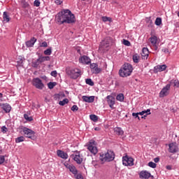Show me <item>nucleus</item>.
<instances>
[{"mask_svg":"<svg viewBox=\"0 0 179 179\" xmlns=\"http://www.w3.org/2000/svg\"><path fill=\"white\" fill-rule=\"evenodd\" d=\"M142 59H148L149 58V49L143 48L141 52Z\"/></svg>","mask_w":179,"mask_h":179,"instance_id":"18","label":"nucleus"},{"mask_svg":"<svg viewBox=\"0 0 179 179\" xmlns=\"http://www.w3.org/2000/svg\"><path fill=\"white\" fill-rule=\"evenodd\" d=\"M1 132L3 134H6L8 132V128L6 127V126L1 127Z\"/></svg>","mask_w":179,"mask_h":179,"instance_id":"45","label":"nucleus"},{"mask_svg":"<svg viewBox=\"0 0 179 179\" xmlns=\"http://www.w3.org/2000/svg\"><path fill=\"white\" fill-rule=\"evenodd\" d=\"M32 85L39 90H43V89H44V83H43V80H41V79L39 78H34L32 80Z\"/></svg>","mask_w":179,"mask_h":179,"instance_id":"6","label":"nucleus"},{"mask_svg":"<svg viewBox=\"0 0 179 179\" xmlns=\"http://www.w3.org/2000/svg\"><path fill=\"white\" fill-rule=\"evenodd\" d=\"M55 86H57V83L55 82H50L49 83H48V87H49V89H54Z\"/></svg>","mask_w":179,"mask_h":179,"instance_id":"39","label":"nucleus"},{"mask_svg":"<svg viewBox=\"0 0 179 179\" xmlns=\"http://www.w3.org/2000/svg\"><path fill=\"white\" fill-rule=\"evenodd\" d=\"M106 101L110 108L114 110V105L115 104V98L113 95H108L106 96Z\"/></svg>","mask_w":179,"mask_h":179,"instance_id":"11","label":"nucleus"},{"mask_svg":"<svg viewBox=\"0 0 179 179\" xmlns=\"http://www.w3.org/2000/svg\"><path fill=\"white\" fill-rule=\"evenodd\" d=\"M114 131L116 134V135H124V131L121 127H115L114 129Z\"/></svg>","mask_w":179,"mask_h":179,"instance_id":"26","label":"nucleus"},{"mask_svg":"<svg viewBox=\"0 0 179 179\" xmlns=\"http://www.w3.org/2000/svg\"><path fill=\"white\" fill-rule=\"evenodd\" d=\"M155 23L156 26H160L162 24V17H157Z\"/></svg>","mask_w":179,"mask_h":179,"instance_id":"41","label":"nucleus"},{"mask_svg":"<svg viewBox=\"0 0 179 179\" xmlns=\"http://www.w3.org/2000/svg\"><path fill=\"white\" fill-rule=\"evenodd\" d=\"M111 43H113V38L107 36L101 42L100 48H108Z\"/></svg>","mask_w":179,"mask_h":179,"instance_id":"7","label":"nucleus"},{"mask_svg":"<svg viewBox=\"0 0 179 179\" xmlns=\"http://www.w3.org/2000/svg\"><path fill=\"white\" fill-rule=\"evenodd\" d=\"M138 115H143V112L141 111V112H140V113H138Z\"/></svg>","mask_w":179,"mask_h":179,"instance_id":"60","label":"nucleus"},{"mask_svg":"<svg viewBox=\"0 0 179 179\" xmlns=\"http://www.w3.org/2000/svg\"><path fill=\"white\" fill-rule=\"evenodd\" d=\"M94 131H100V127H95Z\"/></svg>","mask_w":179,"mask_h":179,"instance_id":"59","label":"nucleus"},{"mask_svg":"<svg viewBox=\"0 0 179 179\" xmlns=\"http://www.w3.org/2000/svg\"><path fill=\"white\" fill-rule=\"evenodd\" d=\"M24 120H26L27 121H29V122L33 121V117H29V115H27V114H24Z\"/></svg>","mask_w":179,"mask_h":179,"instance_id":"42","label":"nucleus"},{"mask_svg":"<svg viewBox=\"0 0 179 179\" xmlns=\"http://www.w3.org/2000/svg\"><path fill=\"white\" fill-rule=\"evenodd\" d=\"M169 85H171V86L173 85V87H179V80H171L170 81Z\"/></svg>","mask_w":179,"mask_h":179,"instance_id":"25","label":"nucleus"},{"mask_svg":"<svg viewBox=\"0 0 179 179\" xmlns=\"http://www.w3.org/2000/svg\"><path fill=\"white\" fill-rule=\"evenodd\" d=\"M3 21L6 22V23L9 22V21L10 20V18L9 17V15H8V12L6 11L3 12Z\"/></svg>","mask_w":179,"mask_h":179,"instance_id":"24","label":"nucleus"},{"mask_svg":"<svg viewBox=\"0 0 179 179\" xmlns=\"http://www.w3.org/2000/svg\"><path fill=\"white\" fill-rule=\"evenodd\" d=\"M71 157H73L74 162L77 163V164H82V162H83V158L80 156L79 152H77L76 155H72Z\"/></svg>","mask_w":179,"mask_h":179,"instance_id":"13","label":"nucleus"},{"mask_svg":"<svg viewBox=\"0 0 179 179\" xmlns=\"http://www.w3.org/2000/svg\"><path fill=\"white\" fill-rule=\"evenodd\" d=\"M139 58L140 57L138 55V54H135L133 55V62H134V64L139 63Z\"/></svg>","mask_w":179,"mask_h":179,"instance_id":"30","label":"nucleus"},{"mask_svg":"<svg viewBox=\"0 0 179 179\" xmlns=\"http://www.w3.org/2000/svg\"><path fill=\"white\" fill-rule=\"evenodd\" d=\"M57 155L59 157H61V159H64V160L68 159V154L61 150H57Z\"/></svg>","mask_w":179,"mask_h":179,"instance_id":"19","label":"nucleus"},{"mask_svg":"<svg viewBox=\"0 0 179 179\" xmlns=\"http://www.w3.org/2000/svg\"><path fill=\"white\" fill-rule=\"evenodd\" d=\"M64 166H65V167H66L69 170H70V169L71 168V166H72L73 165H71V164H65Z\"/></svg>","mask_w":179,"mask_h":179,"instance_id":"54","label":"nucleus"},{"mask_svg":"<svg viewBox=\"0 0 179 179\" xmlns=\"http://www.w3.org/2000/svg\"><path fill=\"white\" fill-rule=\"evenodd\" d=\"M19 64H23V59H20V61H18Z\"/></svg>","mask_w":179,"mask_h":179,"instance_id":"58","label":"nucleus"},{"mask_svg":"<svg viewBox=\"0 0 179 179\" xmlns=\"http://www.w3.org/2000/svg\"><path fill=\"white\" fill-rule=\"evenodd\" d=\"M40 47H48V43H47L46 41H44L41 44Z\"/></svg>","mask_w":179,"mask_h":179,"instance_id":"53","label":"nucleus"},{"mask_svg":"<svg viewBox=\"0 0 179 179\" xmlns=\"http://www.w3.org/2000/svg\"><path fill=\"white\" fill-rule=\"evenodd\" d=\"M41 64H43V62H41V59L39 57L37 59L32 62V66L33 68H38Z\"/></svg>","mask_w":179,"mask_h":179,"instance_id":"23","label":"nucleus"},{"mask_svg":"<svg viewBox=\"0 0 179 179\" xmlns=\"http://www.w3.org/2000/svg\"><path fill=\"white\" fill-rule=\"evenodd\" d=\"M99 65L96 63H92L90 64V69L91 71H92V69H94V68H96V66H98Z\"/></svg>","mask_w":179,"mask_h":179,"instance_id":"51","label":"nucleus"},{"mask_svg":"<svg viewBox=\"0 0 179 179\" xmlns=\"http://www.w3.org/2000/svg\"><path fill=\"white\" fill-rule=\"evenodd\" d=\"M66 73L70 76L71 79L76 80L79 76H82V70L78 68H73L68 70Z\"/></svg>","mask_w":179,"mask_h":179,"instance_id":"4","label":"nucleus"},{"mask_svg":"<svg viewBox=\"0 0 179 179\" xmlns=\"http://www.w3.org/2000/svg\"><path fill=\"white\" fill-rule=\"evenodd\" d=\"M171 89V85L167 84L165 87L162 88V90L159 92V97H166V96H169V92Z\"/></svg>","mask_w":179,"mask_h":179,"instance_id":"9","label":"nucleus"},{"mask_svg":"<svg viewBox=\"0 0 179 179\" xmlns=\"http://www.w3.org/2000/svg\"><path fill=\"white\" fill-rule=\"evenodd\" d=\"M40 1L39 0H35L34 1V6H36V8H38L40 6Z\"/></svg>","mask_w":179,"mask_h":179,"instance_id":"48","label":"nucleus"},{"mask_svg":"<svg viewBox=\"0 0 179 179\" xmlns=\"http://www.w3.org/2000/svg\"><path fill=\"white\" fill-rule=\"evenodd\" d=\"M3 96L2 93H0V98H1Z\"/></svg>","mask_w":179,"mask_h":179,"instance_id":"61","label":"nucleus"},{"mask_svg":"<svg viewBox=\"0 0 179 179\" xmlns=\"http://www.w3.org/2000/svg\"><path fill=\"white\" fill-rule=\"evenodd\" d=\"M166 170H171L172 169V166H170V165L166 166Z\"/></svg>","mask_w":179,"mask_h":179,"instance_id":"57","label":"nucleus"},{"mask_svg":"<svg viewBox=\"0 0 179 179\" xmlns=\"http://www.w3.org/2000/svg\"><path fill=\"white\" fill-rule=\"evenodd\" d=\"M23 133L26 138H29L31 139V141L36 140V132L27 127H23L22 129Z\"/></svg>","mask_w":179,"mask_h":179,"instance_id":"5","label":"nucleus"},{"mask_svg":"<svg viewBox=\"0 0 179 179\" xmlns=\"http://www.w3.org/2000/svg\"><path fill=\"white\" fill-rule=\"evenodd\" d=\"M169 146V152H170V153H177V152H178V146H177L176 143H170Z\"/></svg>","mask_w":179,"mask_h":179,"instance_id":"16","label":"nucleus"},{"mask_svg":"<svg viewBox=\"0 0 179 179\" xmlns=\"http://www.w3.org/2000/svg\"><path fill=\"white\" fill-rule=\"evenodd\" d=\"M2 155V150H0V165L3 164L5 163V155Z\"/></svg>","mask_w":179,"mask_h":179,"instance_id":"33","label":"nucleus"},{"mask_svg":"<svg viewBox=\"0 0 179 179\" xmlns=\"http://www.w3.org/2000/svg\"><path fill=\"white\" fill-rule=\"evenodd\" d=\"M82 99L85 103H93L94 101V96H83Z\"/></svg>","mask_w":179,"mask_h":179,"instance_id":"20","label":"nucleus"},{"mask_svg":"<svg viewBox=\"0 0 179 179\" xmlns=\"http://www.w3.org/2000/svg\"><path fill=\"white\" fill-rule=\"evenodd\" d=\"M20 142H24V136H21L20 137H17L15 138V143H20Z\"/></svg>","mask_w":179,"mask_h":179,"instance_id":"36","label":"nucleus"},{"mask_svg":"<svg viewBox=\"0 0 179 179\" xmlns=\"http://www.w3.org/2000/svg\"><path fill=\"white\" fill-rule=\"evenodd\" d=\"M55 2L57 5H61L64 2V0H55Z\"/></svg>","mask_w":179,"mask_h":179,"instance_id":"52","label":"nucleus"},{"mask_svg":"<svg viewBox=\"0 0 179 179\" xmlns=\"http://www.w3.org/2000/svg\"><path fill=\"white\" fill-rule=\"evenodd\" d=\"M101 19H102V21H103V22H113V20L111 19V17H106V16H103L102 17H101Z\"/></svg>","mask_w":179,"mask_h":179,"instance_id":"40","label":"nucleus"},{"mask_svg":"<svg viewBox=\"0 0 179 179\" xmlns=\"http://www.w3.org/2000/svg\"><path fill=\"white\" fill-rule=\"evenodd\" d=\"M0 106L1 107L2 110L6 113L7 114L8 113H10V110H12V106H10L9 103H1Z\"/></svg>","mask_w":179,"mask_h":179,"instance_id":"17","label":"nucleus"},{"mask_svg":"<svg viewBox=\"0 0 179 179\" xmlns=\"http://www.w3.org/2000/svg\"><path fill=\"white\" fill-rule=\"evenodd\" d=\"M45 55H51L52 54V48H49L43 52Z\"/></svg>","mask_w":179,"mask_h":179,"instance_id":"31","label":"nucleus"},{"mask_svg":"<svg viewBox=\"0 0 179 179\" xmlns=\"http://www.w3.org/2000/svg\"><path fill=\"white\" fill-rule=\"evenodd\" d=\"M69 103V100L68 99H64L62 101L59 102L60 106H65V104H68Z\"/></svg>","mask_w":179,"mask_h":179,"instance_id":"38","label":"nucleus"},{"mask_svg":"<svg viewBox=\"0 0 179 179\" xmlns=\"http://www.w3.org/2000/svg\"><path fill=\"white\" fill-rule=\"evenodd\" d=\"M102 1H108V0H102Z\"/></svg>","mask_w":179,"mask_h":179,"instance_id":"62","label":"nucleus"},{"mask_svg":"<svg viewBox=\"0 0 179 179\" xmlns=\"http://www.w3.org/2000/svg\"><path fill=\"white\" fill-rule=\"evenodd\" d=\"M57 19L58 23H60V24H64V23L71 24L76 22L75 15L69 10H64L61 13H59Z\"/></svg>","mask_w":179,"mask_h":179,"instance_id":"1","label":"nucleus"},{"mask_svg":"<svg viewBox=\"0 0 179 179\" xmlns=\"http://www.w3.org/2000/svg\"><path fill=\"white\" fill-rule=\"evenodd\" d=\"M132 71H134L132 65L129 63H125L123 67L119 70V75L121 78H128V76H131Z\"/></svg>","mask_w":179,"mask_h":179,"instance_id":"2","label":"nucleus"},{"mask_svg":"<svg viewBox=\"0 0 179 179\" xmlns=\"http://www.w3.org/2000/svg\"><path fill=\"white\" fill-rule=\"evenodd\" d=\"M162 52H164L165 54H167V53H169V49L164 48V49H162Z\"/></svg>","mask_w":179,"mask_h":179,"instance_id":"56","label":"nucleus"},{"mask_svg":"<svg viewBox=\"0 0 179 179\" xmlns=\"http://www.w3.org/2000/svg\"><path fill=\"white\" fill-rule=\"evenodd\" d=\"M87 149L90 150L92 155H97V147H96V141L94 140H91L87 145Z\"/></svg>","mask_w":179,"mask_h":179,"instance_id":"8","label":"nucleus"},{"mask_svg":"<svg viewBox=\"0 0 179 179\" xmlns=\"http://www.w3.org/2000/svg\"><path fill=\"white\" fill-rule=\"evenodd\" d=\"M150 41L152 45H153V47H155V50H157V45H156V44H157V36H151L150 38Z\"/></svg>","mask_w":179,"mask_h":179,"instance_id":"21","label":"nucleus"},{"mask_svg":"<svg viewBox=\"0 0 179 179\" xmlns=\"http://www.w3.org/2000/svg\"><path fill=\"white\" fill-rule=\"evenodd\" d=\"M71 111H78L79 110V108L78 107V106L76 105H73L71 108Z\"/></svg>","mask_w":179,"mask_h":179,"instance_id":"46","label":"nucleus"},{"mask_svg":"<svg viewBox=\"0 0 179 179\" xmlns=\"http://www.w3.org/2000/svg\"><path fill=\"white\" fill-rule=\"evenodd\" d=\"M76 179H83V176H82V173H77L76 176H74Z\"/></svg>","mask_w":179,"mask_h":179,"instance_id":"49","label":"nucleus"},{"mask_svg":"<svg viewBox=\"0 0 179 179\" xmlns=\"http://www.w3.org/2000/svg\"><path fill=\"white\" fill-rule=\"evenodd\" d=\"M124 99H125V96H124V94H122V93H120L116 96V100H117V101L122 102V101H124Z\"/></svg>","mask_w":179,"mask_h":179,"instance_id":"27","label":"nucleus"},{"mask_svg":"<svg viewBox=\"0 0 179 179\" xmlns=\"http://www.w3.org/2000/svg\"><path fill=\"white\" fill-rule=\"evenodd\" d=\"M166 69H167V65H157L154 67V72L155 73H157L159 72H163V71H166Z\"/></svg>","mask_w":179,"mask_h":179,"instance_id":"15","label":"nucleus"},{"mask_svg":"<svg viewBox=\"0 0 179 179\" xmlns=\"http://www.w3.org/2000/svg\"><path fill=\"white\" fill-rule=\"evenodd\" d=\"M90 118L92 121H94V122H97L99 120V117L96 115H90Z\"/></svg>","mask_w":179,"mask_h":179,"instance_id":"35","label":"nucleus"},{"mask_svg":"<svg viewBox=\"0 0 179 179\" xmlns=\"http://www.w3.org/2000/svg\"><path fill=\"white\" fill-rule=\"evenodd\" d=\"M39 58H41V61L42 62H45V61H50V59H51L49 56H39Z\"/></svg>","mask_w":179,"mask_h":179,"instance_id":"34","label":"nucleus"},{"mask_svg":"<svg viewBox=\"0 0 179 179\" xmlns=\"http://www.w3.org/2000/svg\"><path fill=\"white\" fill-rule=\"evenodd\" d=\"M123 166H134V158L129 157L127 155L122 157Z\"/></svg>","mask_w":179,"mask_h":179,"instance_id":"10","label":"nucleus"},{"mask_svg":"<svg viewBox=\"0 0 179 179\" xmlns=\"http://www.w3.org/2000/svg\"><path fill=\"white\" fill-rule=\"evenodd\" d=\"M124 45H127V47H131V42L127 39H123Z\"/></svg>","mask_w":179,"mask_h":179,"instance_id":"43","label":"nucleus"},{"mask_svg":"<svg viewBox=\"0 0 179 179\" xmlns=\"http://www.w3.org/2000/svg\"><path fill=\"white\" fill-rule=\"evenodd\" d=\"M115 159V154L111 150H108L106 153L100 154L101 162H113Z\"/></svg>","mask_w":179,"mask_h":179,"instance_id":"3","label":"nucleus"},{"mask_svg":"<svg viewBox=\"0 0 179 179\" xmlns=\"http://www.w3.org/2000/svg\"><path fill=\"white\" fill-rule=\"evenodd\" d=\"M78 61H79L80 64H83L84 65H89V64H90V62H92L90 57H89L86 55L80 56Z\"/></svg>","mask_w":179,"mask_h":179,"instance_id":"12","label":"nucleus"},{"mask_svg":"<svg viewBox=\"0 0 179 179\" xmlns=\"http://www.w3.org/2000/svg\"><path fill=\"white\" fill-rule=\"evenodd\" d=\"M69 171L73 174V176H76L78 174V169H76V166L72 165L71 168H70Z\"/></svg>","mask_w":179,"mask_h":179,"instance_id":"28","label":"nucleus"},{"mask_svg":"<svg viewBox=\"0 0 179 179\" xmlns=\"http://www.w3.org/2000/svg\"><path fill=\"white\" fill-rule=\"evenodd\" d=\"M36 41L37 38L33 37L29 41L26 42V45L27 47H33Z\"/></svg>","mask_w":179,"mask_h":179,"instance_id":"22","label":"nucleus"},{"mask_svg":"<svg viewBox=\"0 0 179 179\" xmlns=\"http://www.w3.org/2000/svg\"><path fill=\"white\" fill-rule=\"evenodd\" d=\"M82 1H85V0H82Z\"/></svg>","mask_w":179,"mask_h":179,"instance_id":"63","label":"nucleus"},{"mask_svg":"<svg viewBox=\"0 0 179 179\" xmlns=\"http://www.w3.org/2000/svg\"><path fill=\"white\" fill-rule=\"evenodd\" d=\"M92 73H95L97 75L101 72V69L99 68V66H96L95 68L92 69Z\"/></svg>","mask_w":179,"mask_h":179,"instance_id":"29","label":"nucleus"},{"mask_svg":"<svg viewBox=\"0 0 179 179\" xmlns=\"http://www.w3.org/2000/svg\"><path fill=\"white\" fill-rule=\"evenodd\" d=\"M149 167H151L152 169H156V164L153 162H150L148 163Z\"/></svg>","mask_w":179,"mask_h":179,"instance_id":"44","label":"nucleus"},{"mask_svg":"<svg viewBox=\"0 0 179 179\" xmlns=\"http://www.w3.org/2000/svg\"><path fill=\"white\" fill-rule=\"evenodd\" d=\"M85 83L87 85H89L90 86H94V83L93 80H92V78H87L85 80Z\"/></svg>","mask_w":179,"mask_h":179,"instance_id":"37","label":"nucleus"},{"mask_svg":"<svg viewBox=\"0 0 179 179\" xmlns=\"http://www.w3.org/2000/svg\"><path fill=\"white\" fill-rule=\"evenodd\" d=\"M143 116L141 118H145V117H148V115H150V109H147L146 110H143Z\"/></svg>","mask_w":179,"mask_h":179,"instance_id":"32","label":"nucleus"},{"mask_svg":"<svg viewBox=\"0 0 179 179\" xmlns=\"http://www.w3.org/2000/svg\"><path fill=\"white\" fill-rule=\"evenodd\" d=\"M132 116L134 117V118H138L139 121H141V117H139V113H133Z\"/></svg>","mask_w":179,"mask_h":179,"instance_id":"47","label":"nucleus"},{"mask_svg":"<svg viewBox=\"0 0 179 179\" xmlns=\"http://www.w3.org/2000/svg\"><path fill=\"white\" fill-rule=\"evenodd\" d=\"M154 162H155V163H159V162H160V158H159V157H155V158L154 159Z\"/></svg>","mask_w":179,"mask_h":179,"instance_id":"55","label":"nucleus"},{"mask_svg":"<svg viewBox=\"0 0 179 179\" xmlns=\"http://www.w3.org/2000/svg\"><path fill=\"white\" fill-rule=\"evenodd\" d=\"M51 76H53L54 78H57V75H58V73L57 72V71H52L50 73Z\"/></svg>","mask_w":179,"mask_h":179,"instance_id":"50","label":"nucleus"},{"mask_svg":"<svg viewBox=\"0 0 179 179\" xmlns=\"http://www.w3.org/2000/svg\"><path fill=\"white\" fill-rule=\"evenodd\" d=\"M150 177L153 178V176L148 171H141L139 173V178L142 179H149Z\"/></svg>","mask_w":179,"mask_h":179,"instance_id":"14","label":"nucleus"}]
</instances>
